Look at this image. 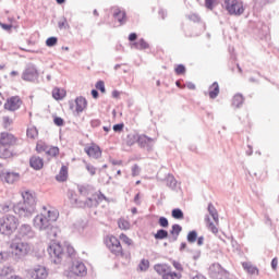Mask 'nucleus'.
Instances as JSON below:
<instances>
[{
  "instance_id": "obj_1",
  "label": "nucleus",
  "mask_w": 279,
  "mask_h": 279,
  "mask_svg": "<svg viewBox=\"0 0 279 279\" xmlns=\"http://www.w3.org/2000/svg\"><path fill=\"white\" fill-rule=\"evenodd\" d=\"M48 254L54 265H60L62 263V258L68 256V258H75V248L71 245H66V252L62 248L60 244H52L48 246Z\"/></svg>"
},
{
  "instance_id": "obj_2",
  "label": "nucleus",
  "mask_w": 279,
  "mask_h": 279,
  "mask_svg": "<svg viewBox=\"0 0 279 279\" xmlns=\"http://www.w3.org/2000/svg\"><path fill=\"white\" fill-rule=\"evenodd\" d=\"M33 223L37 230H44L47 233L48 239H56V236H58V232H60V229L51 223V220L43 214L37 215L34 218Z\"/></svg>"
},
{
  "instance_id": "obj_3",
  "label": "nucleus",
  "mask_w": 279,
  "mask_h": 279,
  "mask_svg": "<svg viewBox=\"0 0 279 279\" xmlns=\"http://www.w3.org/2000/svg\"><path fill=\"white\" fill-rule=\"evenodd\" d=\"M19 228V218L14 215H4L0 218V234L11 236Z\"/></svg>"
},
{
  "instance_id": "obj_4",
  "label": "nucleus",
  "mask_w": 279,
  "mask_h": 279,
  "mask_svg": "<svg viewBox=\"0 0 279 279\" xmlns=\"http://www.w3.org/2000/svg\"><path fill=\"white\" fill-rule=\"evenodd\" d=\"M10 250H11V258L13 260H23L28 254L29 251L32 250L29 247V244L27 242H23L21 240H13L10 244Z\"/></svg>"
},
{
  "instance_id": "obj_5",
  "label": "nucleus",
  "mask_w": 279,
  "mask_h": 279,
  "mask_svg": "<svg viewBox=\"0 0 279 279\" xmlns=\"http://www.w3.org/2000/svg\"><path fill=\"white\" fill-rule=\"evenodd\" d=\"M223 7L231 16H241L245 12L241 0H225Z\"/></svg>"
},
{
  "instance_id": "obj_6",
  "label": "nucleus",
  "mask_w": 279,
  "mask_h": 279,
  "mask_svg": "<svg viewBox=\"0 0 279 279\" xmlns=\"http://www.w3.org/2000/svg\"><path fill=\"white\" fill-rule=\"evenodd\" d=\"M209 276L213 279H230V272L221 267L219 263H215L209 267Z\"/></svg>"
},
{
  "instance_id": "obj_7",
  "label": "nucleus",
  "mask_w": 279,
  "mask_h": 279,
  "mask_svg": "<svg viewBox=\"0 0 279 279\" xmlns=\"http://www.w3.org/2000/svg\"><path fill=\"white\" fill-rule=\"evenodd\" d=\"M38 69L32 63L27 64L22 73V80L24 82H36V80H38Z\"/></svg>"
},
{
  "instance_id": "obj_8",
  "label": "nucleus",
  "mask_w": 279,
  "mask_h": 279,
  "mask_svg": "<svg viewBox=\"0 0 279 279\" xmlns=\"http://www.w3.org/2000/svg\"><path fill=\"white\" fill-rule=\"evenodd\" d=\"M13 213L15 215H19V217H24L26 219H29L36 211L34 209H29L26 204L20 202L13 205Z\"/></svg>"
},
{
  "instance_id": "obj_9",
  "label": "nucleus",
  "mask_w": 279,
  "mask_h": 279,
  "mask_svg": "<svg viewBox=\"0 0 279 279\" xmlns=\"http://www.w3.org/2000/svg\"><path fill=\"white\" fill-rule=\"evenodd\" d=\"M23 106V100L20 96H12L7 99L4 102V110H9V112H16V110L21 109Z\"/></svg>"
},
{
  "instance_id": "obj_10",
  "label": "nucleus",
  "mask_w": 279,
  "mask_h": 279,
  "mask_svg": "<svg viewBox=\"0 0 279 279\" xmlns=\"http://www.w3.org/2000/svg\"><path fill=\"white\" fill-rule=\"evenodd\" d=\"M107 247L116 256L123 254V246H121V241H119V239L114 235H111L107 241Z\"/></svg>"
},
{
  "instance_id": "obj_11",
  "label": "nucleus",
  "mask_w": 279,
  "mask_h": 279,
  "mask_svg": "<svg viewBox=\"0 0 279 279\" xmlns=\"http://www.w3.org/2000/svg\"><path fill=\"white\" fill-rule=\"evenodd\" d=\"M23 202L22 204H25L29 210L36 211V193L32 191H24L22 192Z\"/></svg>"
},
{
  "instance_id": "obj_12",
  "label": "nucleus",
  "mask_w": 279,
  "mask_h": 279,
  "mask_svg": "<svg viewBox=\"0 0 279 279\" xmlns=\"http://www.w3.org/2000/svg\"><path fill=\"white\" fill-rule=\"evenodd\" d=\"M0 180L7 184H14L21 180V174L14 171H2L0 172Z\"/></svg>"
},
{
  "instance_id": "obj_13",
  "label": "nucleus",
  "mask_w": 279,
  "mask_h": 279,
  "mask_svg": "<svg viewBox=\"0 0 279 279\" xmlns=\"http://www.w3.org/2000/svg\"><path fill=\"white\" fill-rule=\"evenodd\" d=\"M17 234L20 239H34L35 233L32 226L24 223L17 229Z\"/></svg>"
},
{
  "instance_id": "obj_14",
  "label": "nucleus",
  "mask_w": 279,
  "mask_h": 279,
  "mask_svg": "<svg viewBox=\"0 0 279 279\" xmlns=\"http://www.w3.org/2000/svg\"><path fill=\"white\" fill-rule=\"evenodd\" d=\"M137 145L142 149H147V151H151V149H154V138L148 137L147 135H140Z\"/></svg>"
},
{
  "instance_id": "obj_15",
  "label": "nucleus",
  "mask_w": 279,
  "mask_h": 279,
  "mask_svg": "<svg viewBox=\"0 0 279 279\" xmlns=\"http://www.w3.org/2000/svg\"><path fill=\"white\" fill-rule=\"evenodd\" d=\"M16 145V137L11 133H1L0 135V146L12 147Z\"/></svg>"
},
{
  "instance_id": "obj_16",
  "label": "nucleus",
  "mask_w": 279,
  "mask_h": 279,
  "mask_svg": "<svg viewBox=\"0 0 279 279\" xmlns=\"http://www.w3.org/2000/svg\"><path fill=\"white\" fill-rule=\"evenodd\" d=\"M49 277V270L45 266H36L31 275L32 279H47Z\"/></svg>"
},
{
  "instance_id": "obj_17",
  "label": "nucleus",
  "mask_w": 279,
  "mask_h": 279,
  "mask_svg": "<svg viewBox=\"0 0 279 279\" xmlns=\"http://www.w3.org/2000/svg\"><path fill=\"white\" fill-rule=\"evenodd\" d=\"M85 154L89 156V158H95V160H99L101 157V147L97 144H92L88 147H85Z\"/></svg>"
},
{
  "instance_id": "obj_18",
  "label": "nucleus",
  "mask_w": 279,
  "mask_h": 279,
  "mask_svg": "<svg viewBox=\"0 0 279 279\" xmlns=\"http://www.w3.org/2000/svg\"><path fill=\"white\" fill-rule=\"evenodd\" d=\"M97 206H99V202L97 196L93 195V197H87L85 202L80 201L77 208H97Z\"/></svg>"
},
{
  "instance_id": "obj_19",
  "label": "nucleus",
  "mask_w": 279,
  "mask_h": 279,
  "mask_svg": "<svg viewBox=\"0 0 279 279\" xmlns=\"http://www.w3.org/2000/svg\"><path fill=\"white\" fill-rule=\"evenodd\" d=\"M77 191L80 195H83L84 197L88 195H93L95 193V187L88 183L85 184H77Z\"/></svg>"
},
{
  "instance_id": "obj_20",
  "label": "nucleus",
  "mask_w": 279,
  "mask_h": 279,
  "mask_svg": "<svg viewBox=\"0 0 279 279\" xmlns=\"http://www.w3.org/2000/svg\"><path fill=\"white\" fill-rule=\"evenodd\" d=\"M113 19L120 23V25H125L128 23V13L125 11H121V9L117 8L113 11Z\"/></svg>"
},
{
  "instance_id": "obj_21",
  "label": "nucleus",
  "mask_w": 279,
  "mask_h": 279,
  "mask_svg": "<svg viewBox=\"0 0 279 279\" xmlns=\"http://www.w3.org/2000/svg\"><path fill=\"white\" fill-rule=\"evenodd\" d=\"M29 165L35 171H40L45 167V160L38 156H33L29 159Z\"/></svg>"
},
{
  "instance_id": "obj_22",
  "label": "nucleus",
  "mask_w": 279,
  "mask_h": 279,
  "mask_svg": "<svg viewBox=\"0 0 279 279\" xmlns=\"http://www.w3.org/2000/svg\"><path fill=\"white\" fill-rule=\"evenodd\" d=\"M72 271H73V274H75V276L84 277L87 274L86 265H84V263H82V262H76L72 266Z\"/></svg>"
},
{
  "instance_id": "obj_23",
  "label": "nucleus",
  "mask_w": 279,
  "mask_h": 279,
  "mask_svg": "<svg viewBox=\"0 0 279 279\" xmlns=\"http://www.w3.org/2000/svg\"><path fill=\"white\" fill-rule=\"evenodd\" d=\"M76 109L75 112L80 114V112H84L86 110V106H88V101L83 96H80L75 99Z\"/></svg>"
},
{
  "instance_id": "obj_24",
  "label": "nucleus",
  "mask_w": 279,
  "mask_h": 279,
  "mask_svg": "<svg viewBox=\"0 0 279 279\" xmlns=\"http://www.w3.org/2000/svg\"><path fill=\"white\" fill-rule=\"evenodd\" d=\"M182 232V226L174 223L171 227L170 234L172 235V239H170V243H175L178 241V236H180V233Z\"/></svg>"
},
{
  "instance_id": "obj_25",
  "label": "nucleus",
  "mask_w": 279,
  "mask_h": 279,
  "mask_svg": "<svg viewBox=\"0 0 279 279\" xmlns=\"http://www.w3.org/2000/svg\"><path fill=\"white\" fill-rule=\"evenodd\" d=\"M68 178H69V168L66 166H62L59 174H57L56 177V180L58 182H66Z\"/></svg>"
},
{
  "instance_id": "obj_26",
  "label": "nucleus",
  "mask_w": 279,
  "mask_h": 279,
  "mask_svg": "<svg viewBox=\"0 0 279 279\" xmlns=\"http://www.w3.org/2000/svg\"><path fill=\"white\" fill-rule=\"evenodd\" d=\"M154 269L159 276H163L165 274L171 271V266L167 264H157L154 266Z\"/></svg>"
},
{
  "instance_id": "obj_27",
  "label": "nucleus",
  "mask_w": 279,
  "mask_h": 279,
  "mask_svg": "<svg viewBox=\"0 0 279 279\" xmlns=\"http://www.w3.org/2000/svg\"><path fill=\"white\" fill-rule=\"evenodd\" d=\"M153 236L156 241H165V239H169V231L167 229H158L156 233H153Z\"/></svg>"
},
{
  "instance_id": "obj_28",
  "label": "nucleus",
  "mask_w": 279,
  "mask_h": 279,
  "mask_svg": "<svg viewBox=\"0 0 279 279\" xmlns=\"http://www.w3.org/2000/svg\"><path fill=\"white\" fill-rule=\"evenodd\" d=\"M217 97H219V83L214 82L209 86V99H217Z\"/></svg>"
},
{
  "instance_id": "obj_29",
  "label": "nucleus",
  "mask_w": 279,
  "mask_h": 279,
  "mask_svg": "<svg viewBox=\"0 0 279 279\" xmlns=\"http://www.w3.org/2000/svg\"><path fill=\"white\" fill-rule=\"evenodd\" d=\"M140 134L136 132L130 133L126 136V145L128 147H132V145H136V143L138 144V138H140Z\"/></svg>"
},
{
  "instance_id": "obj_30",
  "label": "nucleus",
  "mask_w": 279,
  "mask_h": 279,
  "mask_svg": "<svg viewBox=\"0 0 279 279\" xmlns=\"http://www.w3.org/2000/svg\"><path fill=\"white\" fill-rule=\"evenodd\" d=\"M52 97L57 101H60L63 97H66V90L56 87L52 89Z\"/></svg>"
},
{
  "instance_id": "obj_31",
  "label": "nucleus",
  "mask_w": 279,
  "mask_h": 279,
  "mask_svg": "<svg viewBox=\"0 0 279 279\" xmlns=\"http://www.w3.org/2000/svg\"><path fill=\"white\" fill-rule=\"evenodd\" d=\"M207 210L213 217L215 223H219V213H217V208H215V205H213V203L208 204Z\"/></svg>"
},
{
  "instance_id": "obj_32",
  "label": "nucleus",
  "mask_w": 279,
  "mask_h": 279,
  "mask_svg": "<svg viewBox=\"0 0 279 279\" xmlns=\"http://www.w3.org/2000/svg\"><path fill=\"white\" fill-rule=\"evenodd\" d=\"M245 101V97H243L241 94H235L232 99V106L234 108H241Z\"/></svg>"
},
{
  "instance_id": "obj_33",
  "label": "nucleus",
  "mask_w": 279,
  "mask_h": 279,
  "mask_svg": "<svg viewBox=\"0 0 279 279\" xmlns=\"http://www.w3.org/2000/svg\"><path fill=\"white\" fill-rule=\"evenodd\" d=\"M68 198L70 199L72 206L77 208L81 201L77 199V194L73 190L68 191Z\"/></svg>"
},
{
  "instance_id": "obj_34",
  "label": "nucleus",
  "mask_w": 279,
  "mask_h": 279,
  "mask_svg": "<svg viewBox=\"0 0 279 279\" xmlns=\"http://www.w3.org/2000/svg\"><path fill=\"white\" fill-rule=\"evenodd\" d=\"M131 47H134V49H140L141 51L149 49V45L145 41L144 38H141L138 41L133 43Z\"/></svg>"
},
{
  "instance_id": "obj_35",
  "label": "nucleus",
  "mask_w": 279,
  "mask_h": 279,
  "mask_svg": "<svg viewBox=\"0 0 279 279\" xmlns=\"http://www.w3.org/2000/svg\"><path fill=\"white\" fill-rule=\"evenodd\" d=\"M166 184L169 189H172V191H174V189L178 186V181L175 180V177H173V174H167Z\"/></svg>"
},
{
  "instance_id": "obj_36",
  "label": "nucleus",
  "mask_w": 279,
  "mask_h": 279,
  "mask_svg": "<svg viewBox=\"0 0 279 279\" xmlns=\"http://www.w3.org/2000/svg\"><path fill=\"white\" fill-rule=\"evenodd\" d=\"M0 158H12V150H10V146L0 145Z\"/></svg>"
},
{
  "instance_id": "obj_37",
  "label": "nucleus",
  "mask_w": 279,
  "mask_h": 279,
  "mask_svg": "<svg viewBox=\"0 0 279 279\" xmlns=\"http://www.w3.org/2000/svg\"><path fill=\"white\" fill-rule=\"evenodd\" d=\"M243 269L251 274V276H254V274H258V268L256 266H253L252 264L244 262L242 264Z\"/></svg>"
},
{
  "instance_id": "obj_38",
  "label": "nucleus",
  "mask_w": 279,
  "mask_h": 279,
  "mask_svg": "<svg viewBox=\"0 0 279 279\" xmlns=\"http://www.w3.org/2000/svg\"><path fill=\"white\" fill-rule=\"evenodd\" d=\"M171 217L173 219L182 220V219H184V211H182V209H180V208H174L171 211Z\"/></svg>"
},
{
  "instance_id": "obj_39",
  "label": "nucleus",
  "mask_w": 279,
  "mask_h": 279,
  "mask_svg": "<svg viewBox=\"0 0 279 279\" xmlns=\"http://www.w3.org/2000/svg\"><path fill=\"white\" fill-rule=\"evenodd\" d=\"M14 271V268L12 266H3L0 268V278H7V276H10Z\"/></svg>"
},
{
  "instance_id": "obj_40",
  "label": "nucleus",
  "mask_w": 279,
  "mask_h": 279,
  "mask_svg": "<svg viewBox=\"0 0 279 279\" xmlns=\"http://www.w3.org/2000/svg\"><path fill=\"white\" fill-rule=\"evenodd\" d=\"M186 241H187V243H191V244L196 243V241H197V231L196 230L190 231L186 235Z\"/></svg>"
},
{
  "instance_id": "obj_41",
  "label": "nucleus",
  "mask_w": 279,
  "mask_h": 279,
  "mask_svg": "<svg viewBox=\"0 0 279 279\" xmlns=\"http://www.w3.org/2000/svg\"><path fill=\"white\" fill-rule=\"evenodd\" d=\"M205 221L208 223V228L213 234H217V232H219V229L215 226V222L210 221V217L206 216Z\"/></svg>"
},
{
  "instance_id": "obj_42",
  "label": "nucleus",
  "mask_w": 279,
  "mask_h": 279,
  "mask_svg": "<svg viewBox=\"0 0 279 279\" xmlns=\"http://www.w3.org/2000/svg\"><path fill=\"white\" fill-rule=\"evenodd\" d=\"M118 227L120 228V230H130V221L120 218L118 220Z\"/></svg>"
},
{
  "instance_id": "obj_43",
  "label": "nucleus",
  "mask_w": 279,
  "mask_h": 279,
  "mask_svg": "<svg viewBox=\"0 0 279 279\" xmlns=\"http://www.w3.org/2000/svg\"><path fill=\"white\" fill-rule=\"evenodd\" d=\"M47 156H52V158H56V156H58V154H60V148L52 146V147H48L46 150Z\"/></svg>"
},
{
  "instance_id": "obj_44",
  "label": "nucleus",
  "mask_w": 279,
  "mask_h": 279,
  "mask_svg": "<svg viewBox=\"0 0 279 279\" xmlns=\"http://www.w3.org/2000/svg\"><path fill=\"white\" fill-rule=\"evenodd\" d=\"M14 205L15 204H12V202H9L0 205V208L4 213H10V210H14V207H13Z\"/></svg>"
},
{
  "instance_id": "obj_45",
  "label": "nucleus",
  "mask_w": 279,
  "mask_h": 279,
  "mask_svg": "<svg viewBox=\"0 0 279 279\" xmlns=\"http://www.w3.org/2000/svg\"><path fill=\"white\" fill-rule=\"evenodd\" d=\"M56 45H58V37H48L46 39V47H56Z\"/></svg>"
},
{
  "instance_id": "obj_46",
  "label": "nucleus",
  "mask_w": 279,
  "mask_h": 279,
  "mask_svg": "<svg viewBox=\"0 0 279 279\" xmlns=\"http://www.w3.org/2000/svg\"><path fill=\"white\" fill-rule=\"evenodd\" d=\"M12 257L11 252H0V263H5Z\"/></svg>"
},
{
  "instance_id": "obj_47",
  "label": "nucleus",
  "mask_w": 279,
  "mask_h": 279,
  "mask_svg": "<svg viewBox=\"0 0 279 279\" xmlns=\"http://www.w3.org/2000/svg\"><path fill=\"white\" fill-rule=\"evenodd\" d=\"M26 136L28 138H36L38 136V130L36 128L27 129Z\"/></svg>"
},
{
  "instance_id": "obj_48",
  "label": "nucleus",
  "mask_w": 279,
  "mask_h": 279,
  "mask_svg": "<svg viewBox=\"0 0 279 279\" xmlns=\"http://www.w3.org/2000/svg\"><path fill=\"white\" fill-rule=\"evenodd\" d=\"M47 219L48 221H50V223L54 225L56 221L58 220V214H56V211L48 210Z\"/></svg>"
},
{
  "instance_id": "obj_49",
  "label": "nucleus",
  "mask_w": 279,
  "mask_h": 279,
  "mask_svg": "<svg viewBox=\"0 0 279 279\" xmlns=\"http://www.w3.org/2000/svg\"><path fill=\"white\" fill-rule=\"evenodd\" d=\"M158 225L160 226V228H169V219H167V217L161 216L158 219Z\"/></svg>"
},
{
  "instance_id": "obj_50",
  "label": "nucleus",
  "mask_w": 279,
  "mask_h": 279,
  "mask_svg": "<svg viewBox=\"0 0 279 279\" xmlns=\"http://www.w3.org/2000/svg\"><path fill=\"white\" fill-rule=\"evenodd\" d=\"M174 73L177 75H184V73H186V66H184V64H178L174 69Z\"/></svg>"
},
{
  "instance_id": "obj_51",
  "label": "nucleus",
  "mask_w": 279,
  "mask_h": 279,
  "mask_svg": "<svg viewBox=\"0 0 279 279\" xmlns=\"http://www.w3.org/2000/svg\"><path fill=\"white\" fill-rule=\"evenodd\" d=\"M47 149H49V146H47V144L37 143V145H36L37 154H43V151L47 153Z\"/></svg>"
},
{
  "instance_id": "obj_52",
  "label": "nucleus",
  "mask_w": 279,
  "mask_h": 279,
  "mask_svg": "<svg viewBox=\"0 0 279 279\" xmlns=\"http://www.w3.org/2000/svg\"><path fill=\"white\" fill-rule=\"evenodd\" d=\"M215 5H217V0H205V8L207 10H215Z\"/></svg>"
},
{
  "instance_id": "obj_53",
  "label": "nucleus",
  "mask_w": 279,
  "mask_h": 279,
  "mask_svg": "<svg viewBox=\"0 0 279 279\" xmlns=\"http://www.w3.org/2000/svg\"><path fill=\"white\" fill-rule=\"evenodd\" d=\"M53 123H54V125H57V128H63L64 119H62L61 117L56 116L53 118Z\"/></svg>"
},
{
  "instance_id": "obj_54",
  "label": "nucleus",
  "mask_w": 279,
  "mask_h": 279,
  "mask_svg": "<svg viewBox=\"0 0 279 279\" xmlns=\"http://www.w3.org/2000/svg\"><path fill=\"white\" fill-rule=\"evenodd\" d=\"M131 171L133 178H136V175H141V167H138V163L133 165Z\"/></svg>"
},
{
  "instance_id": "obj_55",
  "label": "nucleus",
  "mask_w": 279,
  "mask_h": 279,
  "mask_svg": "<svg viewBox=\"0 0 279 279\" xmlns=\"http://www.w3.org/2000/svg\"><path fill=\"white\" fill-rule=\"evenodd\" d=\"M95 86L100 93H106V83L104 81H98Z\"/></svg>"
},
{
  "instance_id": "obj_56",
  "label": "nucleus",
  "mask_w": 279,
  "mask_h": 279,
  "mask_svg": "<svg viewBox=\"0 0 279 279\" xmlns=\"http://www.w3.org/2000/svg\"><path fill=\"white\" fill-rule=\"evenodd\" d=\"M59 29H69V22H66V17H63V21L58 23Z\"/></svg>"
},
{
  "instance_id": "obj_57",
  "label": "nucleus",
  "mask_w": 279,
  "mask_h": 279,
  "mask_svg": "<svg viewBox=\"0 0 279 279\" xmlns=\"http://www.w3.org/2000/svg\"><path fill=\"white\" fill-rule=\"evenodd\" d=\"M95 197H96V201L98 202V206H99V204H101V202H104V199H105V202H108V197H106V195L101 192H99L97 195H95Z\"/></svg>"
},
{
  "instance_id": "obj_58",
  "label": "nucleus",
  "mask_w": 279,
  "mask_h": 279,
  "mask_svg": "<svg viewBox=\"0 0 279 279\" xmlns=\"http://www.w3.org/2000/svg\"><path fill=\"white\" fill-rule=\"evenodd\" d=\"M85 167H86L88 173H90V175H96L97 174V168H95V166H93L90 163H86Z\"/></svg>"
},
{
  "instance_id": "obj_59",
  "label": "nucleus",
  "mask_w": 279,
  "mask_h": 279,
  "mask_svg": "<svg viewBox=\"0 0 279 279\" xmlns=\"http://www.w3.org/2000/svg\"><path fill=\"white\" fill-rule=\"evenodd\" d=\"M120 239L126 245H131L132 244V239H130L125 233H121L120 234Z\"/></svg>"
},
{
  "instance_id": "obj_60",
  "label": "nucleus",
  "mask_w": 279,
  "mask_h": 279,
  "mask_svg": "<svg viewBox=\"0 0 279 279\" xmlns=\"http://www.w3.org/2000/svg\"><path fill=\"white\" fill-rule=\"evenodd\" d=\"M2 121H3L4 128H10V125H12V123H13L12 119H10V117H8V116L3 117Z\"/></svg>"
},
{
  "instance_id": "obj_61",
  "label": "nucleus",
  "mask_w": 279,
  "mask_h": 279,
  "mask_svg": "<svg viewBox=\"0 0 279 279\" xmlns=\"http://www.w3.org/2000/svg\"><path fill=\"white\" fill-rule=\"evenodd\" d=\"M172 266L174 267V269H177V271H184V267H182V264L180 262L172 260Z\"/></svg>"
},
{
  "instance_id": "obj_62",
  "label": "nucleus",
  "mask_w": 279,
  "mask_h": 279,
  "mask_svg": "<svg viewBox=\"0 0 279 279\" xmlns=\"http://www.w3.org/2000/svg\"><path fill=\"white\" fill-rule=\"evenodd\" d=\"M124 128H125V124H123V123L114 124V125H113V132L119 133V132H121Z\"/></svg>"
},
{
  "instance_id": "obj_63",
  "label": "nucleus",
  "mask_w": 279,
  "mask_h": 279,
  "mask_svg": "<svg viewBox=\"0 0 279 279\" xmlns=\"http://www.w3.org/2000/svg\"><path fill=\"white\" fill-rule=\"evenodd\" d=\"M100 125H101V120H99V119H94L90 121L92 128H99Z\"/></svg>"
},
{
  "instance_id": "obj_64",
  "label": "nucleus",
  "mask_w": 279,
  "mask_h": 279,
  "mask_svg": "<svg viewBox=\"0 0 279 279\" xmlns=\"http://www.w3.org/2000/svg\"><path fill=\"white\" fill-rule=\"evenodd\" d=\"M170 277H171V279H181L182 274L170 270Z\"/></svg>"
}]
</instances>
